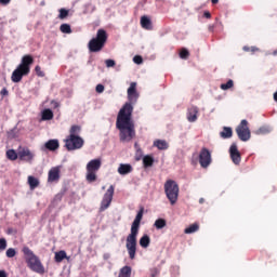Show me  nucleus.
Wrapping results in <instances>:
<instances>
[{"mask_svg":"<svg viewBox=\"0 0 277 277\" xmlns=\"http://www.w3.org/2000/svg\"><path fill=\"white\" fill-rule=\"evenodd\" d=\"M31 64H34V56L27 54L22 57V63L11 76L13 83H21V81H23V77H27V75L31 72Z\"/></svg>","mask_w":277,"mask_h":277,"instance_id":"nucleus-3","label":"nucleus"},{"mask_svg":"<svg viewBox=\"0 0 277 277\" xmlns=\"http://www.w3.org/2000/svg\"><path fill=\"white\" fill-rule=\"evenodd\" d=\"M179 184L174 180H167L164 183V194L170 202L174 206L179 202Z\"/></svg>","mask_w":277,"mask_h":277,"instance_id":"nucleus-6","label":"nucleus"},{"mask_svg":"<svg viewBox=\"0 0 277 277\" xmlns=\"http://www.w3.org/2000/svg\"><path fill=\"white\" fill-rule=\"evenodd\" d=\"M181 60H187L189 57V51L185 48H182L180 51Z\"/></svg>","mask_w":277,"mask_h":277,"instance_id":"nucleus-33","label":"nucleus"},{"mask_svg":"<svg viewBox=\"0 0 277 277\" xmlns=\"http://www.w3.org/2000/svg\"><path fill=\"white\" fill-rule=\"evenodd\" d=\"M41 120H53V110L44 109L41 114Z\"/></svg>","mask_w":277,"mask_h":277,"instance_id":"nucleus-26","label":"nucleus"},{"mask_svg":"<svg viewBox=\"0 0 277 277\" xmlns=\"http://www.w3.org/2000/svg\"><path fill=\"white\" fill-rule=\"evenodd\" d=\"M260 133H269V130H267L266 128H260Z\"/></svg>","mask_w":277,"mask_h":277,"instance_id":"nucleus-45","label":"nucleus"},{"mask_svg":"<svg viewBox=\"0 0 277 277\" xmlns=\"http://www.w3.org/2000/svg\"><path fill=\"white\" fill-rule=\"evenodd\" d=\"M118 277H131V266H123L120 269Z\"/></svg>","mask_w":277,"mask_h":277,"instance_id":"nucleus-29","label":"nucleus"},{"mask_svg":"<svg viewBox=\"0 0 277 277\" xmlns=\"http://www.w3.org/2000/svg\"><path fill=\"white\" fill-rule=\"evenodd\" d=\"M154 146H156V148L158 150H168V142L163 141V140H157L154 142Z\"/></svg>","mask_w":277,"mask_h":277,"instance_id":"nucleus-21","label":"nucleus"},{"mask_svg":"<svg viewBox=\"0 0 277 277\" xmlns=\"http://www.w3.org/2000/svg\"><path fill=\"white\" fill-rule=\"evenodd\" d=\"M167 224L166 219H158L155 221L154 226L157 230H161V228H166Z\"/></svg>","mask_w":277,"mask_h":277,"instance_id":"nucleus-28","label":"nucleus"},{"mask_svg":"<svg viewBox=\"0 0 277 277\" xmlns=\"http://www.w3.org/2000/svg\"><path fill=\"white\" fill-rule=\"evenodd\" d=\"M236 133L241 142H248L251 137L250 128L248 127V120L243 119L236 128Z\"/></svg>","mask_w":277,"mask_h":277,"instance_id":"nucleus-9","label":"nucleus"},{"mask_svg":"<svg viewBox=\"0 0 277 277\" xmlns=\"http://www.w3.org/2000/svg\"><path fill=\"white\" fill-rule=\"evenodd\" d=\"M229 155L235 166H239V163H241V153H239V149L237 148V144L234 143L230 145Z\"/></svg>","mask_w":277,"mask_h":277,"instance_id":"nucleus-12","label":"nucleus"},{"mask_svg":"<svg viewBox=\"0 0 277 277\" xmlns=\"http://www.w3.org/2000/svg\"><path fill=\"white\" fill-rule=\"evenodd\" d=\"M140 94H137V82H131L128 89V101L122 108L119 110L117 116L116 127L120 131V142H131L135 137V123L131 120L133 116V105L137 103Z\"/></svg>","mask_w":277,"mask_h":277,"instance_id":"nucleus-1","label":"nucleus"},{"mask_svg":"<svg viewBox=\"0 0 277 277\" xmlns=\"http://www.w3.org/2000/svg\"><path fill=\"white\" fill-rule=\"evenodd\" d=\"M0 277H8V273L5 271H0Z\"/></svg>","mask_w":277,"mask_h":277,"instance_id":"nucleus-47","label":"nucleus"},{"mask_svg":"<svg viewBox=\"0 0 277 277\" xmlns=\"http://www.w3.org/2000/svg\"><path fill=\"white\" fill-rule=\"evenodd\" d=\"M242 50L246 51V52L251 51V53H254V51H259V49H256V48H254V47L250 48V47H248V45H245V47L242 48Z\"/></svg>","mask_w":277,"mask_h":277,"instance_id":"nucleus-41","label":"nucleus"},{"mask_svg":"<svg viewBox=\"0 0 277 277\" xmlns=\"http://www.w3.org/2000/svg\"><path fill=\"white\" fill-rule=\"evenodd\" d=\"M8 248V240L5 238H0V252H3Z\"/></svg>","mask_w":277,"mask_h":277,"instance_id":"nucleus-35","label":"nucleus"},{"mask_svg":"<svg viewBox=\"0 0 277 277\" xmlns=\"http://www.w3.org/2000/svg\"><path fill=\"white\" fill-rule=\"evenodd\" d=\"M155 163V158L150 155H146L143 157V166L144 168H153Z\"/></svg>","mask_w":277,"mask_h":277,"instance_id":"nucleus-19","label":"nucleus"},{"mask_svg":"<svg viewBox=\"0 0 277 277\" xmlns=\"http://www.w3.org/2000/svg\"><path fill=\"white\" fill-rule=\"evenodd\" d=\"M199 205H205V198L199 199Z\"/></svg>","mask_w":277,"mask_h":277,"instance_id":"nucleus-50","label":"nucleus"},{"mask_svg":"<svg viewBox=\"0 0 277 277\" xmlns=\"http://www.w3.org/2000/svg\"><path fill=\"white\" fill-rule=\"evenodd\" d=\"M140 246L141 248H148L150 246V236L148 235H143L140 239Z\"/></svg>","mask_w":277,"mask_h":277,"instance_id":"nucleus-23","label":"nucleus"},{"mask_svg":"<svg viewBox=\"0 0 277 277\" xmlns=\"http://www.w3.org/2000/svg\"><path fill=\"white\" fill-rule=\"evenodd\" d=\"M133 62H134V64H143L144 58H142L141 55H135V56L133 57Z\"/></svg>","mask_w":277,"mask_h":277,"instance_id":"nucleus-39","label":"nucleus"},{"mask_svg":"<svg viewBox=\"0 0 277 277\" xmlns=\"http://www.w3.org/2000/svg\"><path fill=\"white\" fill-rule=\"evenodd\" d=\"M114 192H115V187L114 185H110L106 190V193L104 194L103 199L101 201V207H100L101 212L107 211V209H109V207L111 206V200H114Z\"/></svg>","mask_w":277,"mask_h":277,"instance_id":"nucleus-10","label":"nucleus"},{"mask_svg":"<svg viewBox=\"0 0 277 277\" xmlns=\"http://www.w3.org/2000/svg\"><path fill=\"white\" fill-rule=\"evenodd\" d=\"M211 151L207 147H202L199 153V163L201 168H209L211 166Z\"/></svg>","mask_w":277,"mask_h":277,"instance_id":"nucleus-11","label":"nucleus"},{"mask_svg":"<svg viewBox=\"0 0 277 277\" xmlns=\"http://www.w3.org/2000/svg\"><path fill=\"white\" fill-rule=\"evenodd\" d=\"M107 44V31L105 29H98L96 37L89 41L88 48L91 53H98L103 51Z\"/></svg>","mask_w":277,"mask_h":277,"instance_id":"nucleus-5","label":"nucleus"},{"mask_svg":"<svg viewBox=\"0 0 277 277\" xmlns=\"http://www.w3.org/2000/svg\"><path fill=\"white\" fill-rule=\"evenodd\" d=\"M17 155L21 161H27L28 163H31V161H34V154L31 153V150H29V148H22L17 153Z\"/></svg>","mask_w":277,"mask_h":277,"instance_id":"nucleus-13","label":"nucleus"},{"mask_svg":"<svg viewBox=\"0 0 277 277\" xmlns=\"http://www.w3.org/2000/svg\"><path fill=\"white\" fill-rule=\"evenodd\" d=\"M273 55H277V50H275V51L273 52Z\"/></svg>","mask_w":277,"mask_h":277,"instance_id":"nucleus-54","label":"nucleus"},{"mask_svg":"<svg viewBox=\"0 0 277 277\" xmlns=\"http://www.w3.org/2000/svg\"><path fill=\"white\" fill-rule=\"evenodd\" d=\"M134 148H135V150H137V148H140V144L135 143Z\"/></svg>","mask_w":277,"mask_h":277,"instance_id":"nucleus-52","label":"nucleus"},{"mask_svg":"<svg viewBox=\"0 0 277 277\" xmlns=\"http://www.w3.org/2000/svg\"><path fill=\"white\" fill-rule=\"evenodd\" d=\"M80 132H81V127L71 126V128L69 130V135H79Z\"/></svg>","mask_w":277,"mask_h":277,"instance_id":"nucleus-31","label":"nucleus"},{"mask_svg":"<svg viewBox=\"0 0 277 277\" xmlns=\"http://www.w3.org/2000/svg\"><path fill=\"white\" fill-rule=\"evenodd\" d=\"M96 92L98 94H103V92H105V85L103 84H97L96 88H95Z\"/></svg>","mask_w":277,"mask_h":277,"instance_id":"nucleus-40","label":"nucleus"},{"mask_svg":"<svg viewBox=\"0 0 277 277\" xmlns=\"http://www.w3.org/2000/svg\"><path fill=\"white\" fill-rule=\"evenodd\" d=\"M144 217V208L142 207L130 229V234L128 235L126 239V248L129 254V259L133 261L135 259V254L137 253V235H140V224L142 223V219Z\"/></svg>","mask_w":277,"mask_h":277,"instance_id":"nucleus-2","label":"nucleus"},{"mask_svg":"<svg viewBox=\"0 0 277 277\" xmlns=\"http://www.w3.org/2000/svg\"><path fill=\"white\" fill-rule=\"evenodd\" d=\"M274 101L277 103V91L274 93Z\"/></svg>","mask_w":277,"mask_h":277,"instance_id":"nucleus-51","label":"nucleus"},{"mask_svg":"<svg viewBox=\"0 0 277 277\" xmlns=\"http://www.w3.org/2000/svg\"><path fill=\"white\" fill-rule=\"evenodd\" d=\"M64 259H68V256L66 255V251L61 250L55 253L54 260L56 263H62V261H64Z\"/></svg>","mask_w":277,"mask_h":277,"instance_id":"nucleus-25","label":"nucleus"},{"mask_svg":"<svg viewBox=\"0 0 277 277\" xmlns=\"http://www.w3.org/2000/svg\"><path fill=\"white\" fill-rule=\"evenodd\" d=\"M64 142L67 150H79V148H83V138L79 135H68Z\"/></svg>","mask_w":277,"mask_h":277,"instance_id":"nucleus-8","label":"nucleus"},{"mask_svg":"<svg viewBox=\"0 0 277 277\" xmlns=\"http://www.w3.org/2000/svg\"><path fill=\"white\" fill-rule=\"evenodd\" d=\"M150 276L151 277H157L159 276V271L155 267L150 269Z\"/></svg>","mask_w":277,"mask_h":277,"instance_id":"nucleus-42","label":"nucleus"},{"mask_svg":"<svg viewBox=\"0 0 277 277\" xmlns=\"http://www.w3.org/2000/svg\"><path fill=\"white\" fill-rule=\"evenodd\" d=\"M205 18H211V13L209 11H206L203 13Z\"/></svg>","mask_w":277,"mask_h":277,"instance_id":"nucleus-44","label":"nucleus"},{"mask_svg":"<svg viewBox=\"0 0 277 277\" xmlns=\"http://www.w3.org/2000/svg\"><path fill=\"white\" fill-rule=\"evenodd\" d=\"M28 185H29L30 189H36V187H38L40 185V181H38V179H36L35 176L29 175L28 176Z\"/></svg>","mask_w":277,"mask_h":277,"instance_id":"nucleus-24","label":"nucleus"},{"mask_svg":"<svg viewBox=\"0 0 277 277\" xmlns=\"http://www.w3.org/2000/svg\"><path fill=\"white\" fill-rule=\"evenodd\" d=\"M117 172L121 176H126V174H131V172H133V167L130 163H120Z\"/></svg>","mask_w":277,"mask_h":277,"instance_id":"nucleus-16","label":"nucleus"},{"mask_svg":"<svg viewBox=\"0 0 277 277\" xmlns=\"http://www.w3.org/2000/svg\"><path fill=\"white\" fill-rule=\"evenodd\" d=\"M44 148H47V150L55 151L57 148H60V141L57 138L49 140L44 144Z\"/></svg>","mask_w":277,"mask_h":277,"instance_id":"nucleus-17","label":"nucleus"},{"mask_svg":"<svg viewBox=\"0 0 277 277\" xmlns=\"http://www.w3.org/2000/svg\"><path fill=\"white\" fill-rule=\"evenodd\" d=\"M1 96H8L9 92L8 89L3 88L0 92Z\"/></svg>","mask_w":277,"mask_h":277,"instance_id":"nucleus-43","label":"nucleus"},{"mask_svg":"<svg viewBox=\"0 0 277 277\" xmlns=\"http://www.w3.org/2000/svg\"><path fill=\"white\" fill-rule=\"evenodd\" d=\"M11 0H0L1 5H8Z\"/></svg>","mask_w":277,"mask_h":277,"instance_id":"nucleus-46","label":"nucleus"},{"mask_svg":"<svg viewBox=\"0 0 277 277\" xmlns=\"http://www.w3.org/2000/svg\"><path fill=\"white\" fill-rule=\"evenodd\" d=\"M6 256H8V259H14V256H16V249L9 248L6 250Z\"/></svg>","mask_w":277,"mask_h":277,"instance_id":"nucleus-34","label":"nucleus"},{"mask_svg":"<svg viewBox=\"0 0 277 277\" xmlns=\"http://www.w3.org/2000/svg\"><path fill=\"white\" fill-rule=\"evenodd\" d=\"M187 120L188 122H196L198 120V107L190 106L187 110Z\"/></svg>","mask_w":277,"mask_h":277,"instance_id":"nucleus-15","label":"nucleus"},{"mask_svg":"<svg viewBox=\"0 0 277 277\" xmlns=\"http://www.w3.org/2000/svg\"><path fill=\"white\" fill-rule=\"evenodd\" d=\"M235 85V82L233 80H228L226 83L221 84V90H230Z\"/></svg>","mask_w":277,"mask_h":277,"instance_id":"nucleus-32","label":"nucleus"},{"mask_svg":"<svg viewBox=\"0 0 277 277\" xmlns=\"http://www.w3.org/2000/svg\"><path fill=\"white\" fill-rule=\"evenodd\" d=\"M212 4L215 5L217 3H220V0H211Z\"/></svg>","mask_w":277,"mask_h":277,"instance_id":"nucleus-48","label":"nucleus"},{"mask_svg":"<svg viewBox=\"0 0 277 277\" xmlns=\"http://www.w3.org/2000/svg\"><path fill=\"white\" fill-rule=\"evenodd\" d=\"M105 64L107 68H114V66H116V61L108 58L105 61Z\"/></svg>","mask_w":277,"mask_h":277,"instance_id":"nucleus-38","label":"nucleus"},{"mask_svg":"<svg viewBox=\"0 0 277 277\" xmlns=\"http://www.w3.org/2000/svg\"><path fill=\"white\" fill-rule=\"evenodd\" d=\"M60 30L62 34H72V28H70L69 24H62Z\"/></svg>","mask_w":277,"mask_h":277,"instance_id":"nucleus-30","label":"nucleus"},{"mask_svg":"<svg viewBox=\"0 0 277 277\" xmlns=\"http://www.w3.org/2000/svg\"><path fill=\"white\" fill-rule=\"evenodd\" d=\"M214 26H209V31H213Z\"/></svg>","mask_w":277,"mask_h":277,"instance_id":"nucleus-53","label":"nucleus"},{"mask_svg":"<svg viewBox=\"0 0 277 277\" xmlns=\"http://www.w3.org/2000/svg\"><path fill=\"white\" fill-rule=\"evenodd\" d=\"M67 16H68V10H66V9H61V10H60L58 18H61L62 21H64V18H66Z\"/></svg>","mask_w":277,"mask_h":277,"instance_id":"nucleus-36","label":"nucleus"},{"mask_svg":"<svg viewBox=\"0 0 277 277\" xmlns=\"http://www.w3.org/2000/svg\"><path fill=\"white\" fill-rule=\"evenodd\" d=\"M220 135L223 140H228L233 137V128L224 127L223 131L220 132Z\"/></svg>","mask_w":277,"mask_h":277,"instance_id":"nucleus-20","label":"nucleus"},{"mask_svg":"<svg viewBox=\"0 0 277 277\" xmlns=\"http://www.w3.org/2000/svg\"><path fill=\"white\" fill-rule=\"evenodd\" d=\"M136 155H142V148L141 147L136 149Z\"/></svg>","mask_w":277,"mask_h":277,"instance_id":"nucleus-49","label":"nucleus"},{"mask_svg":"<svg viewBox=\"0 0 277 277\" xmlns=\"http://www.w3.org/2000/svg\"><path fill=\"white\" fill-rule=\"evenodd\" d=\"M101 166H102L101 159H93L88 162L87 176H85L88 183H94V181H96V172L101 170Z\"/></svg>","mask_w":277,"mask_h":277,"instance_id":"nucleus-7","label":"nucleus"},{"mask_svg":"<svg viewBox=\"0 0 277 277\" xmlns=\"http://www.w3.org/2000/svg\"><path fill=\"white\" fill-rule=\"evenodd\" d=\"M6 159L10 161H16L18 159V154L14 149L6 150Z\"/></svg>","mask_w":277,"mask_h":277,"instance_id":"nucleus-27","label":"nucleus"},{"mask_svg":"<svg viewBox=\"0 0 277 277\" xmlns=\"http://www.w3.org/2000/svg\"><path fill=\"white\" fill-rule=\"evenodd\" d=\"M141 26L143 27V29L150 30L153 29V22L150 21V18H148V16L143 15L141 17Z\"/></svg>","mask_w":277,"mask_h":277,"instance_id":"nucleus-18","label":"nucleus"},{"mask_svg":"<svg viewBox=\"0 0 277 277\" xmlns=\"http://www.w3.org/2000/svg\"><path fill=\"white\" fill-rule=\"evenodd\" d=\"M35 72L37 74L38 77H44V71H42V67H40V65H37L35 67Z\"/></svg>","mask_w":277,"mask_h":277,"instance_id":"nucleus-37","label":"nucleus"},{"mask_svg":"<svg viewBox=\"0 0 277 277\" xmlns=\"http://www.w3.org/2000/svg\"><path fill=\"white\" fill-rule=\"evenodd\" d=\"M200 225L198 223L192 224L184 229L185 235H192L193 233H197L199 230Z\"/></svg>","mask_w":277,"mask_h":277,"instance_id":"nucleus-22","label":"nucleus"},{"mask_svg":"<svg viewBox=\"0 0 277 277\" xmlns=\"http://www.w3.org/2000/svg\"><path fill=\"white\" fill-rule=\"evenodd\" d=\"M60 181V167L51 168L48 173V183H57Z\"/></svg>","mask_w":277,"mask_h":277,"instance_id":"nucleus-14","label":"nucleus"},{"mask_svg":"<svg viewBox=\"0 0 277 277\" xmlns=\"http://www.w3.org/2000/svg\"><path fill=\"white\" fill-rule=\"evenodd\" d=\"M22 252L25 256V261L29 267V269H31V272H35L36 274H44V265L42 264V262L40 261V258H38V255H36V253H34L32 250H30L29 247L24 246L22 248Z\"/></svg>","mask_w":277,"mask_h":277,"instance_id":"nucleus-4","label":"nucleus"}]
</instances>
